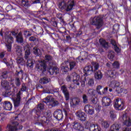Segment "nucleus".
Instances as JSON below:
<instances>
[{
  "instance_id": "obj_1",
  "label": "nucleus",
  "mask_w": 131,
  "mask_h": 131,
  "mask_svg": "<svg viewBox=\"0 0 131 131\" xmlns=\"http://www.w3.org/2000/svg\"><path fill=\"white\" fill-rule=\"evenodd\" d=\"M11 125H8L7 127L6 131H16L18 129H22L23 126L20 124L19 122H24V116L21 114H18L17 116L12 118ZM18 120V122L17 121Z\"/></svg>"
},
{
  "instance_id": "obj_2",
  "label": "nucleus",
  "mask_w": 131,
  "mask_h": 131,
  "mask_svg": "<svg viewBox=\"0 0 131 131\" xmlns=\"http://www.w3.org/2000/svg\"><path fill=\"white\" fill-rule=\"evenodd\" d=\"M66 80L67 81H73L74 84H76V85H79L81 82V86L83 88L85 84L86 78L83 76L80 79L79 75L77 74L76 72H74L70 75L67 76Z\"/></svg>"
},
{
  "instance_id": "obj_3",
  "label": "nucleus",
  "mask_w": 131,
  "mask_h": 131,
  "mask_svg": "<svg viewBox=\"0 0 131 131\" xmlns=\"http://www.w3.org/2000/svg\"><path fill=\"white\" fill-rule=\"evenodd\" d=\"M52 59V56L47 55L45 56V60H39L37 61L36 63V69L39 72H45L47 70L46 62L51 61Z\"/></svg>"
},
{
  "instance_id": "obj_4",
  "label": "nucleus",
  "mask_w": 131,
  "mask_h": 131,
  "mask_svg": "<svg viewBox=\"0 0 131 131\" xmlns=\"http://www.w3.org/2000/svg\"><path fill=\"white\" fill-rule=\"evenodd\" d=\"M52 117V113L51 112L48 111L47 113L45 114V116H42V115H40L38 117L37 121L35 124H38L39 125H43L45 123H48V119H50Z\"/></svg>"
},
{
  "instance_id": "obj_5",
  "label": "nucleus",
  "mask_w": 131,
  "mask_h": 131,
  "mask_svg": "<svg viewBox=\"0 0 131 131\" xmlns=\"http://www.w3.org/2000/svg\"><path fill=\"white\" fill-rule=\"evenodd\" d=\"M25 58L26 60H27V67L29 68H33V64L34 62L30 59H28L29 57V55H30V48L29 47V45H27L25 47Z\"/></svg>"
},
{
  "instance_id": "obj_6",
  "label": "nucleus",
  "mask_w": 131,
  "mask_h": 131,
  "mask_svg": "<svg viewBox=\"0 0 131 131\" xmlns=\"http://www.w3.org/2000/svg\"><path fill=\"white\" fill-rule=\"evenodd\" d=\"M92 66H86L84 68V73L87 75H91L94 71H96L99 69V63L97 62H93Z\"/></svg>"
},
{
  "instance_id": "obj_7",
  "label": "nucleus",
  "mask_w": 131,
  "mask_h": 131,
  "mask_svg": "<svg viewBox=\"0 0 131 131\" xmlns=\"http://www.w3.org/2000/svg\"><path fill=\"white\" fill-rule=\"evenodd\" d=\"M120 120L123 122L124 125H126V126H131L130 118H129L128 114L125 113V112H123L120 114Z\"/></svg>"
},
{
  "instance_id": "obj_8",
  "label": "nucleus",
  "mask_w": 131,
  "mask_h": 131,
  "mask_svg": "<svg viewBox=\"0 0 131 131\" xmlns=\"http://www.w3.org/2000/svg\"><path fill=\"white\" fill-rule=\"evenodd\" d=\"M43 102L49 106H52V107H56L59 104L58 101L52 96H47L46 98L43 100Z\"/></svg>"
},
{
  "instance_id": "obj_9",
  "label": "nucleus",
  "mask_w": 131,
  "mask_h": 131,
  "mask_svg": "<svg viewBox=\"0 0 131 131\" xmlns=\"http://www.w3.org/2000/svg\"><path fill=\"white\" fill-rule=\"evenodd\" d=\"M114 106L116 110H123L125 108L124 101L120 99H117L114 100Z\"/></svg>"
},
{
  "instance_id": "obj_10",
  "label": "nucleus",
  "mask_w": 131,
  "mask_h": 131,
  "mask_svg": "<svg viewBox=\"0 0 131 131\" xmlns=\"http://www.w3.org/2000/svg\"><path fill=\"white\" fill-rule=\"evenodd\" d=\"M120 85V83L115 80L112 81L109 84V86L112 89H116L117 92L118 94H121L123 92V89L119 86Z\"/></svg>"
},
{
  "instance_id": "obj_11",
  "label": "nucleus",
  "mask_w": 131,
  "mask_h": 131,
  "mask_svg": "<svg viewBox=\"0 0 131 131\" xmlns=\"http://www.w3.org/2000/svg\"><path fill=\"white\" fill-rule=\"evenodd\" d=\"M91 24L92 25H96L97 28H101V26H103V18L100 16H95L91 22Z\"/></svg>"
},
{
  "instance_id": "obj_12",
  "label": "nucleus",
  "mask_w": 131,
  "mask_h": 131,
  "mask_svg": "<svg viewBox=\"0 0 131 131\" xmlns=\"http://www.w3.org/2000/svg\"><path fill=\"white\" fill-rule=\"evenodd\" d=\"M13 102L14 103L15 108L19 107L20 106V103L21 102V92L19 91L16 94V98L13 99Z\"/></svg>"
},
{
  "instance_id": "obj_13",
  "label": "nucleus",
  "mask_w": 131,
  "mask_h": 131,
  "mask_svg": "<svg viewBox=\"0 0 131 131\" xmlns=\"http://www.w3.org/2000/svg\"><path fill=\"white\" fill-rule=\"evenodd\" d=\"M111 103L112 100L107 97H103L101 100V105L103 107H108L111 105Z\"/></svg>"
},
{
  "instance_id": "obj_14",
  "label": "nucleus",
  "mask_w": 131,
  "mask_h": 131,
  "mask_svg": "<svg viewBox=\"0 0 131 131\" xmlns=\"http://www.w3.org/2000/svg\"><path fill=\"white\" fill-rule=\"evenodd\" d=\"M76 115L78 119L81 121H85V120H86V115H85L84 112L80 111H78L76 112Z\"/></svg>"
},
{
  "instance_id": "obj_15",
  "label": "nucleus",
  "mask_w": 131,
  "mask_h": 131,
  "mask_svg": "<svg viewBox=\"0 0 131 131\" xmlns=\"http://www.w3.org/2000/svg\"><path fill=\"white\" fill-rule=\"evenodd\" d=\"M43 109H45V105L43 103L38 104L37 108H35L37 119L38 118V116H40L39 114H40V112L43 111Z\"/></svg>"
},
{
  "instance_id": "obj_16",
  "label": "nucleus",
  "mask_w": 131,
  "mask_h": 131,
  "mask_svg": "<svg viewBox=\"0 0 131 131\" xmlns=\"http://www.w3.org/2000/svg\"><path fill=\"white\" fill-rule=\"evenodd\" d=\"M54 117L57 120H61L63 118V112L60 110H56L54 113Z\"/></svg>"
},
{
  "instance_id": "obj_17",
  "label": "nucleus",
  "mask_w": 131,
  "mask_h": 131,
  "mask_svg": "<svg viewBox=\"0 0 131 131\" xmlns=\"http://www.w3.org/2000/svg\"><path fill=\"white\" fill-rule=\"evenodd\" d=\"M80 103V99H79V98L76 97L72 99L70 104L71 107L75 108V106L79 105Z\"/></svg>"
},
{
  "instance_id": "obj_18",
  "label": "nucleus",
  "mask_w": 131,
  "mask_h": 131,
  "mask_svg": "<svg viewBox=\"0 0 131 131\" xmlns=\"http://www.w3.org/2000/svg\"><path fill=\"white\" fill-rule=\"evenodd\" d=\"M61 89V91H62L66 101H68V100H69V92H68V90H67V88H66L65 85H62Z\"/></svg>"
},
{
  "instance_id": "obj_19",
  "label": "nucleus",
  "mask_w": 131,
  "mask_h": 131,
  "mask_svg": "<svg viewBox=\"0 0 131 131\" xmlns=\"http://www.w3.org/2000/svg\"><path fill=\"white\" fill-rule=\"evenodd\" d=\"M71 126H73V128L77 129V130H83L84 128L82 125L80 123H72Z\"/></svg>"
},
{
  "instance_id": "obj_20",
  "label": "nucleus",
  "mask_w": 131,
  "mask_h": 131,
  "mask_svg": "<svg viewBox=\"0 0 131 131\" xmlns=\"http://www.w3.org/2000/svg\"><path fill=\"white\" fill-rule=\"evenodd\" d=\"M5 40L6 43L11 44L13 43V41H14V39L12 36H11V34H9V32H7L6 33L5 35Z\"/></svg>"
},
{
  "instance_id": "obj_21",
  "label": "nucleus",
  "mask_w": 131,
  "mask_h": 131,
  "mask_svg": "<svg viewBox=\"0 0 131 131\" xmlns=\"http://www.w3.org/2000/svg\"><path fill=\"white\" fill-rule=\"evenodd\" d=\"M4 107L5 110L11 111V110H12V108H13V105H12V103L9 101H5L4 103Z\"/></svg>"
},
{
  "instance_id": "obj_22",
  "label": "nucleus",
  "mask_w": 131,
  "mask_h": 131,
  "mask_svg": "<svg viewBox=\"0 0 131 131\" xmlns=\"http://www.w3.org/2000/svg\"><path fill=\"white\" fill-rule=\"evenodd\" d=\"M73 7H74V1L73 0H70L68 2L66 10L67 12H69V11H71L73 9Z\"/></svg>"
},
{
  "instance_id": "obj_23",
  "label": "nucleus",
  "mask_w": 131,
  "mask_h": 131,
  "mask_svg": "<svg viewBox=\"0 0 131 131\" xmlns=\"http://www.w3.org/2000/svg\"><path fill=\"white\" fill-rule=\"evenodd\" d=\"M59 89L58 88H55L54 87H51L50 90H45V93L46 94H55V93H57L58 94Z\"/></svg>"
},
{
  "instance_id": "obj_24",
  "label": "nucleus",
  "mask_w": 131,
  "mask_h": 131,
  "mask_svg": "<svg viewBox=\"0 0 131 131\" xmlns=\"http://www.w3.org/2000/svg\"><path fill=\"white\" fill-rule=\"evenodd\" d=\"M89 130L90 131H101V127L97 125L96 124H92Z\"/></svg>"
},
{
  "instance_id": "obj_25",
  "label": "nucleus",
  "mask_w": 131,
  "mask_h": 131,
  "mask_svg": "<svg viewBox=\"0 0 131 131\" xmlns=\"http://www.w3.org/2000/svg\"><path fill=\"white\" fill-rule=\"evenodd\" d=\"M121 126L118 124H114L111 126V128L109 131H119Z\"/></svg>"
},
{
  "instance_id": "obj_26",
  "label": "nucleus",
  "mask_w": 131,
  "mask_h": 131,
  "mask_svg": "<svg viewBox=\"0 0 131 131\" xmlns=\"http://www.w3.org/2000/svg\"><path fill=\"white\" fill-rule=\"evenodd\" d=\"M49 72L51 75H53L54 73L57 74V73H59V69L57 67H54L53 68L51 67L49 69Z\"/></svg>"
},
{
  "instance_id": "obj_27",
  "label": "nucleus",
  "mask_w": 131,
  "mask_h": 131,
  "mask_svg": "<svg viewBox=\"0 0 131 131\" xmlns=\"http://www.w3.org/2000/svg\"><path fill=\"white\" fill-rule=\"evenodd\" d=\"M108 116L112 120H115L116 118V113L114 110H111L108 114Z\"/></svg>"
},
{
  "instance_id": "obj_28",
  "label": "nucleus",
  "mask_w": 131,
  "mask_h": 131,
  "mask_svg": "<svg viewBox=\"0 0 131 131\" xmlns=\"http://www.w3.org/2000/svg\"><path fill=\"white\" fill-rule=\"evenodd\" d=\"M102 77H103V74H102V72H101V71H98L95 73V79H97L98 80H99L100 79H102Z\"/></svg>"
},
{
  "instance_id": "obj_29",
  "label": "nucleus",
  "mask_w": 131,
  "mask_h": 131,
  "mask_svg": "<svg viewBox=\"0 0 131 131\" xmlns=\"http://www.w3.org/2000/svg\"><path fill=\"white\" fill-rule=\"evenodd\" d=\"M50 81H51V79L47 77L42 78L39 80L40 83H42V84H46V83H49Z\"/></svg>"
},
{
  "instance_id": "obj_30",
  "label": "nucleus",
  "mask_w": 131,
  "mask_h": 131,
  "mask_svg": "<svg viewBox=\"0 0 131 131\" xmlns=\"http://www.w3.org/2000/svg\"><path fill=\"white\" fill-rule=\"evenodd\" d=\"M99 42L103 48H106L109 47V44L108 43V42H106V40H105L104 39H100L99 40Z\"/></svg>"
},
{
  "instance_id": "obj_31",
  "label": "nucleus",
  "mask_w": 131,
  "mask_h": 131,
  "mask_svg": "<svg viewBox=\"0 0 131 131\" xmlns=\"http://www.w3.org/2000/svg\"><path fill=\"white\" fill-rule=\"evenodd\" d=\"M33 52L36 56H41V51L37 47H34Z\"/></svg>"
},
{
  "instance_id": "obj_32",
  "label": "nucleus",
  "mask_w": 131,
  "mask_h": 131,
  "mask_svg": "<svg viewBox=\"0 0 131 131\" xmlns=\"http://www.w3.org/2000/svg\"><path fill=\"white\" fill-rule=\"evenodd\" d=\"M59 9H61V10H66L67 8V4L66 3V2L62 1L61 2L59 5Z\"/></svg>"
},
{
  "instance_id": "obj_33",
  "label": "nucleus",
  "mask_w": 131,
  "mask_h": 131,
  "mask_svg": "<svg viewBox=\"0 0 131 131\" xmlns=\"http://www.w3.org/2000/svg\"><path fill=\"white\" fill-rule=\"evenodd\" d=\"M107 74L112 78H115L116 77V72L115 71H110L107 72Z\"/></svg>"
},
{
  "instance_id": "obj_34",
  "label": "nucleus",
  "mask_w": 131,
  "mask_h": 131,
  "mask_svg": "<svg viewBox=\"0 0 131 131\" xmlns=\"http://www.w3.org/2000/svg\"><path fill=\"white\" fill-rule=\"evenodd\" d=\"M88 94L90 96H92V97H98V95L96 94V91L93 89H90L88 91Z\"/></svg>"
},
{
  "instance_id": "obj_35",
  "label": "nucleus",
  "mask_w": 131,
  "mask_h": 131,
  "mask_svg": "<svg viewBox=\"0 0 131 131\" xmlns=\"http://www.w3.org/2000/svg\"><path fill=\"white\" fill-rule=\"evenodd\" d=\"M16 40H17V41L19 42V43H22V42H23L24 39H23V37H22L21 33H19L18 34V35L16 37Z\"/></svg>"
},
{
  "instance_id": "obj_36",
  "label": "nucleus",
  "mask_w": 131,
  "mask_h": 131,
  "mask_svg": "<svg viewBox=\"0 0 131 131\" xmlns=\"http://www.w3.org/2000/svg\"><path fill=\"white\" fill-rule=\"evenodd\" d=\"M61 70L63 71V72H67V71H69V67L67 63L64 65V63H62L61 65Z\"/></svg>"
},
{
  "instance_id": "obj_37",
  "label": "nucleus",
  "mask_w": 131,
  "mask_h": 131,
  "mask_svg": "<svg viewBox=\"0 0 131 131\" xmlns=\"http://www.w3.org/2000/svg\"><path fill=\"white\" fill-rule=\"evenodd\" d=\"M1 85L5 89H9V82L7 81V80H2L1 82Z\"/></svg>"
},
{
  "instance_id": "obj_38",
  "label": "nucleus",
  "mask_w": 131,
  "mask_h": 131,
  "mask_svg": "<svg viewBox=\"0 0 131 131\" xmlns=\"http://www.w3.org/2000/svg\"><path fill=\"white\" fill-rule=\"evenodd\" d=\"M16 62L17 64H21L22 65L23 64H24L25 61H24V59H23V57H22V55H21V56H19V57H18Z\"/></svg>"
},
{
  "instance_id": "obj_39",
  "label": "nucleus",
  "mask_w": 131,
  "mask_h": 131,
  "mask_svg": "<svg viewBox=\"0 0 131 131\" xmlns=\"http://www.w3.org/2000/svg\"><path fill=\"white\" fill-rule=\"evenodd\" d=\"M16 53L18 56H22V48L20 46H17L16 48Z\"/></svg>"
},
{
  "instance_id": "obj_40",
  "label": "nucleus",
  "mask_w": 131,
  "mask_h": 131,
  "mask_svg": "<svg viewBox=\"0 0 131 131\" xmlns=\"http://www.w3.org/2000/svg\"><path fill=\"white\" fill-rule=\"evenodd\" d=\"M114 55H115L114 52H113V51H110L108 54V59H110V60H111V61H112V60H113V58H114Z\"/></svg>"
},
{
  "instance_id": "obj_41",
  "label": "nucleus",
  "mask_w": 131,
  "mask_h": 131,
  "mask_svg": "<svg viewBox=\"0 0 131 131\" xmlns=\"http://www.w3.org/2000/svg\"><path fill=\"white\" fill-rule=\"evenodd\" d=\"M102 86L101 85H98L96 87V91L97 92V94L98 95H100V96L102 95V92H101V90H102Z\"/></svg>"
},
{
  "instance_id": "obj_42",
  "label": "nucleus",
  "mask_w": 131,
  "mask_h": 131,
  "mask_svg": "<svg viewBox=\"0 0 131 131\" xmlns=\"http://www.w3.org/2000/svg\"><path fill=\"white\" fill-rule=\"evenodd\" d=\"M101 124L102 126L105 128H108V127H109V123H108L106 121H102Z\"/></svg>"
},
{
  "instance_id": "obj_43",
  "label": "nucleus",
  "mask_w": 131,
  "mask_h": 131,
  "mask_svg": "<svg viewBox=\"0 0 131 131\" xmlns=\"http://www.w3.org/2000/svg\"><path fill=\"white\" fill-rule=\"evenodd\" d=\"M31 34L32 33H31V31H25L24 33V35L25 36V37H29V36H31Z\"/></svg>"
},
{
  "instance_id": "obj_44",
  "label": "nucleus",
  "mask_w": 131,
  "mask_h": 131,
  "mask_svg": "<svg viewBox=\"0 0 131 131\" xmlns=\"http://www.w3.org/2000/svg\"><path fill=\"white\" fill-rule=\"evenodd\" d=\"M95 84V81H94V79H89L88 84V85H90V86H93L94 84Z\"/></svg>"
},
{
  "instance_id": "obj_45",
  "label": "nucleus",
  "mask_w": 131,
  "mask_h": 131,
  "mask_svg": "<svg viewBox=\"0 0 131 131\" xmlns=\"http://www.w3.org/2000/svg\"><path fill=\"white\" fill-rule=\"evenodd\" d=\"M69 111V106H68V104H67L66 105V108L63 109V113L66 115V116H67V112Z\"/></svg>"
},
{
  "instance_id": "obj_46",
  "label": "nucleus",
  "mask_w": 131,
  "mask_h": 131,
  "mask_svg": "<svg viewBox=\"0 0 131 131\" xmlns=\"http://www.w3.org/2000/svg\"><path fill=\"white\" fill-rule=\"evenodd\" d=\"M14 82L16 85V86H20L21 84V82H20V78L16 77L14 80Z\"/></svg>"
},
{
  "instance_id": "obj_47",
  "label": "nucleus",
  "mask_w": 131,
  "mask_h": 131,
  "mask_svg": "<svg viewBox=\"0 0 131 131\" xmlns=\"http://www.w3.org/2000/svg\"><path fill=\"white\" fill-rule=\"evenodd\" d=\"M21 6H23V7H27L29 6V4L28 3V0H22Z\"/></svg>"
},
{
  "instance_id": "obj_48",
  "label": "nucleus",
  "mask_w": 131,
  "mask_h": 131,
  "mask_svg": "<svg viewBox=\"0 0 131 131\" xmlns=\"http://www.w3.org/2000/svg\"><path fill=\"white\" fill-rule=\"evenodd\" d=\"M120 66L119 62L118 61H115L112 64V68H118Z\"/></svg>"
},
{
  "instance_id": "obj_49",
  "label": "nucleus",
  "mask_w": 131,
  "mask_h": 131,
  "mask_svg": "<svg viewBox=\"0 0 131 131\" xmlns=\"http://www.w3.org/2000/svg\"><path fill=\"white\" fill-rule=\"evenodd\" d=\"M6 47L8 52H11L12 51V44L6 43Z\"/></svg>"
},
{
  "instance_id": "obj_50",
  "label": "nucleus",
  "mask_w": 131,
  "mask_h": 131,
  "mask_svg": "<svg viewBox=\"0 0 131 131\" xmlns=\"http://www.w3.org/2000/svg\"><path fill=\"white\" fill-rule=\"evenodd\" d=\"M91 107H92V105H91L90 104L86 105L84 106V110L85 112H86V113H87L90 110Z\"/></svg>"
},
{
  "instance_id": "obj_51",
  "label": "nucleus",
  "mask_w": 131,
  "mask_h": 131,
  "mask_svg": "<svg viewBox=\"0 0 131 131\" xmlns=\"http://www.w3.org/2000/svg\"><path fill=\"white\" fill-rule=\"evenodd\" d=\"M69 65H70V70H71V69H73L74 67H75V66H76V63H75V62H71L69 63Z\"/></svg>"
},
{
  "instance_id": "obj_52",
  "label": "nucleus",
  "mask_w": 131,
  "mask_h": 131,
  "mask_svg": "<svg viewBox=\"0 0 131 131\" xmlns=\"http://www.w3.org/2000/svg\"><path fill=\"white\" fill-rule=\"evenodd\" d=\"M87 113H89L90 115H93L94 113H95V110H94V107H91L90 110H89Z\"/></svg>"
},
{
  "instance_id": "obj_53",
  "label": "nucleus",
  "mask_w": 131,
  "mask_h": 131,
  "mask_svg": "<svg viewBox=\"0 0 131 131\" xmlns=\"http://www.w3.org/2000/svg\"><path fill=\"white\" fill-rule=\"evenodd\" d=\"M26 90H27V88H26V85H25V84L24 83H23L20 90L21 91V92H26Z\"/></svg>"
},
{
  "instance_id": "obj_54",
  "label": "nucleus",
  "mask_w": 131,
  "mask_h": 131,
  "mask_svg": "<svg viewBox=\"0 0 131 131\" xmlns=\"http://www.w3.org/2000/svg\"><path fill=\"white\" fill-rule=\"evenodd\" d=\"M8 73L7 72H4L2 75H1V78H7L8 77Z\"/></svg>"
},
{
  "instance_id": "obj_55",
  "label": "nucleus",
  "mask_w": 131,
  "mask_h": 131,
  "mask_svg": "<svg viewBox=\"0 0 131 131\" xmlns=\"http://www.w3.org/2000/svg\"><path fill=\"white\" fill-rule=\"evenodd\" d=\"M92 124H92V123H91V122L88 121L87 122H86V123L85 124V128H89V127H90V126L91 127V125H92Z\"/></svg>"
},
{
  "instance_id": "obj_56",
  "label": "nucleus",
  "mask_w": 131,
  "mask_h": 131,
  "mask_svg": "<svg viewBox=\"0 0 131 131\" xmlns=\"http://www.w3.org/2000/svg\"><path fill=\"white\" fill-rule=\"evenodd\" d=\"M94 98H93L91 101L93 104H96L98 103V98H97V97H94Z\"/></svg>"
},
{
  "instance_id": "obj_57",
  "label": "nucleus",
  "mask_w": 131,
  "mask_h": 131,
  "mask_svg": "<svg viewBox=\"0 0 131 131\" xmlns=\"http://www.w3.org/2000/svg\"><path fill=\"white\" fill-rule=\"evenodd\" d=\"M83 102L84 103H88V97H86V95H83Z\"/></svg>"
},
{
  "instance_id": "obj_58",
  "label": "nucleus",
  "mask_w": 131,
  "mask_h": 131,
  "mask_svg": "<svg viewBox=\"0 0 131 131\" xmlns=\"http://www.w3.org/2000/svg\"><path fill=\"white\" fill-rule=\"evenodd\" d=\"M115 49V52H116L117 53H120V49H119V48H118L117 46H115L114 47Z\"/></svg>"
},
{
  "instance_id": "obj_59",
  "label": "nucleus",
  "mask_w": 131,
  "mask_h": 131,
  "mask_svg": "<svg viewBox=\"0 0 131 131\" xmlns=\"http://www.w3.org/2000/svg\"><path fill=\"white\" fill-rule=\"evenodd\" d=\"M107 91H108V88L107 87H106V88H104L103 91H102V94L103 95H105V94L107 93Z\"/></svg>"
},
{
  "instance_id": "obj_60",
  "label": "nucleus",
  "mask_w": 131,
  "mask_h": 131,
  "mask_svg": "<svg viewBox=\"0 0 131 131\" xmlns=\"http://www.w3.org/2000/svg\"><path fill=\"white\" fill-rule=\"evenodd\" d=\"M111 43L112 45L114 46V48H115V47L117 46V45L116 44V41H115V40H111Z\"/></svg>"
},
{
  "instance_id": "obj_61",
  "label": "nucleus",
  "mask_w": 131,
  "mask_h": 131,
  "mask_svg": "<svg viewBox=\"0 0 131 131\" xmlns=\"http://www.w3.org/2000/svg\"><path fill=\"white\" fill-rule=\"evenodd\" d=\"M4 118H5V114H0V121H2V120H4Z\"/></svg>"
},
{
  "instance_id": "obj_62",
  "label": "nucleus",
  "mask_w": 131,
  "mask_h": 131,
  "mask_svg": "<svg viewBox=\"0 0 131 131\" xmlns=\"http://www.w3.org/2000/svg\"><path fill=\"white\" fill-rule=\"evenodd\" d=\"M35 39H36V38L34 36H32L29 38L30 41H34V40H35Z\"/></svg>"
},
{
  "instance_id": "obj_63",
  "label": "nucleus",
  "mask_w": 131,
  "mask_h": 131,
  "mask_svg": "<svg viewBox=\"0 0 131 131\" xmlns=\"http://www.w3.org/2000/svg\"><path fill=\"white\" fill-rule=\"evenodd\" d=\"M3 62L5 63V64H6L7 66H10V64L9 63V62H8V61H7L6 58L3 60Z\"/></svg>"
},
{
  "instance_id": "obj_64",
  "label": "nucleus",
  "mask_w": 131,
  "mask_h": 131,
  "mask_svg": "<svg viewBox=\"0 0 131 131\" xmlns=\"http://www.w3.org/2000/svg\"><path fill=\"white\" fill-rule=\"evenodd\" d=\"M112 64L111 62H107L106 63V66L110 68H112Z\"/></svg>"
}]
</instances>
